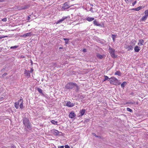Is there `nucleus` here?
I'll list each match as a JSON object with an SVG mask.
<instances>
[{"mask_svg": "<svg viewBox=\"0 0 148 148\" xmlns=\"http://www.w3.org/2000/svg\"><path fill=\"white\" fill-rule=\"evenodd\" d=\"M108 81H110V84L113 85H119L120 84V83L119 82V80L116 78L114 77H112L110 78Z\"/></svg>", "mask_w": 148, "mask_h": 148, "instance_id": "obj_1", "label": "nucleus"}, {"mask_svg": "<svg viewBox=\"0 0 148 148\" xmlns=\"http://www.w3.org/2000/svg\"><path fill=\"white\" fill-rule=\"evenodd\" d=\"M76 84L73 82H69L65 86L66 88L68 90H71L75 87Z\"/></svg>", "mask_w": 148, "mask_h": 148, "instance_id": "obj_2", "label": "nucleus"}, {"mask_svg": "<svg viewBox=\"0 0 148 148\" xmlns=\"http://www.w3.org/2000/svg\"><path fill=\"white\" fill-rule=\"evenodd\" d=\"M109 51L110 54L112 58H114L117 57V56L115 55V50L110 47L109 48Z\"/></svg>", "mask_w": 148, "mask_h": 148, "instance_id": "obj_3", "label": "nucleus"}, {"mask_svg": "<svg viewBox=\"0 0 148 148\" xmlns=\"http://www.w3.org/2000/svg\"><path fill=\"white\" fill-rule=\"evenodd\" d=\"M69 2H65L63 4V6L62 7V9H64V10L67 9L69 8L72 5H71V6H70L69 5Z\"/></svg>", "mask_w": 148, "mask_h": 148, "instance_id": "obj_4", "label": "nucleus"}, {"mask_svg": "<svg viewBox=\"0 0 148 148\" xmlns=\"http://www.w3.org/2000/svg\"><path fill=\"white\" fill-rule=\"evenodd\" d=\"M23 123L24 125L29 123V119L28 118L26 117H24L23 119Z\"/></svg>", "mask_w": 148, "mask_h": 148, "instance_id": "obj_5", "label": "nucleus"}, {"mask_svg": "<svg viewBox=\"0 0 148 148\" xmlns=\"http://www.w3.org/2000/svg\"><path fill=\"white\" fill-rule=\"evenodd\" d=\"M22 99H21L18 100V102L15 103L14 104V106L16 109H17L18 108L19 106L20 102H21V101H22Z\"/></svg>", "mask_w": 148, "mask_h": 148, "instance_id": "obj_6", "label": "nucleus"}, {"mask_svg": "<svg viewBox=\"0 0 148 148\" xmlns=\"http://www.w3.org/2000/svg\"><path fill=\"white\" fill-rule=\"evenodd\" d=\"M75 105V103H71L70 101L68 102L66 104V106L69 107H71Z\"/></svg>", "mask_w": 148, "mask_h": 148, "instance_id": "obj_7", "label": "nucleus"}, {"mask_svg": "<svg viewBox=\"0 0 148 148\" xmlns=\"http://www.w3.org/2000/svg\"><path fill=\"white\" fill-rule=\"evenodd\" d=\"M67 17L66 16L63 17L62 18L59 20L58 21H57L56 23V24H57L58 23H60L63 21L64 20L66 19L67 18Z\"/></svg>", "mask_w": 148, "mask_h": 148, "instance_id": "obj_8", "label": "nucleus"}, {"mask_svg": "<svg viewBox=\"0 0 148 148\" xmlns=\"http://www.w3.org/2000/svg\"><path fill=\"white\" fill-rule=\"evenodd\" d=\"M86 110L85 109H82V110H80L79 113V116H82L85 112Z\"/></svg>", "mask_w": 148, "mask_h": 148, "instance_id": "obj_9", "label": "nucleus"}, {"mask_svg": "<svg viewBox=\"0 0 148 148\" xmlns=\"http://www.w3.org/2000/svg\"><path fill=\"white\" fill-rule=\"evenodd\" d=\"M75 116V114L74 112H71L69 114V117L71 119L74 118Z\"/></svg>", "mask_w": 148, "mask_h": 148, "instance_id": "obj_10", "label": "nucleus"}, {"mask_svg": "<svg viewBox=\"0 0 148 148\" xmlns=\"http://www.w3.org/2000/svg\"><path fill=\"white\" fill-rule=\"evenodd\" d=\"M32 35V34L31 32H29L28 33H27L26 34H25L22 35L21 36L22 37H30Z\"/></svg>", "mask_w": 148, "mask_h": 148, "instance_id": "obj_11", "label": "nucleus"}, {"mask_svg": "<svg viewBox=\"0 0 148 148\" xmlns=\"http://www.w3.org/2000/svg\"><path fill=\"white\" fill-rule=\"evenodd\" d=\"M24 73L26 76L28 77H29L30 76V71H27L26 70H25L24 72Z\"/></svg>", "mask_w": 148, "mask_h": 148, "instance_id": "obj_12", "label": "nucleus"}, {"mask_svg": "<svg viewBox=\"0 0 148 148\" xmlns=\"http://www.w3.org/2000/svg\"><path fill=\"white\" fill-rule=\"evenodd\" d=\"M53 134L55 135H58L59 133H62L61 132H59L58 131L56 130H54L53 131Z\"/></svg>", "mask_w": 148, "mask_h": 148, "instance_id": "obj_13", "label": "nucleus"}, {"mask_svg": "<svg viewBox=\"0 0 148 148\" xmlns=\"http://www.w3.org/2000/svg\"><path fill=\"white\" fill-rule=\"evenodd\" d=\"M97 56L98 58H99V59H102L104 57V55H101L99 53H97Z\"/></svg>", "mask_w": 148, "mask_h": 148, "instance_id": "obj_14", "label": "nucleus"}, {"mask_svg": "<svg viewBox=\"0 0 148 148\" xmlns=\"http://www.w3.org/2000/svg\"><path fill=\"white\" fill-rule=\"evenodd\" d=\"M126 49H128V51L132 50L133 49V47L131 45H128L125 47Z\"/></svg>", "mask_w": 148, "mask_h": 148, "instance_id": "obj_15", "label": "nucleus"}, {"mask_svg": "<svg viewBox=\"0 0 148 148\" xmlns=\"http://www.w3.org/2000/svg\"><path fill=\"white\" fill-rule=\"evenodd\" d=\"M29 5H25L24 6H22L21 7L20 10H23L25 9H28L29 8Z\"/></svg>", "mask_w": 148, "mask_h": 148, "instance_id": "obj_16", "label": "nucleus"}, {"mask_svg": "<svg viewBox=\"0 0 148 148\" xmlns=\"http://www.w3.org/2000/svg\"><path fill=\"white\" fill-rule=\"evenodd\" d=\"M139 48L140 47L138 46H136L134 48L135 51L136 52H138L140 50Z\"/></svg>", "mask_w": 148, "mask_h": 148, "instance_id": "obj_17", "label": "nucleus"}, {"mask_svg": "<svg viewBox=\"0 0 148 148\" xmlns=\"http://www.w3.org/2000/svg\"><path fill=\"white\" fill-rule=\"evenodd\" d=\"M93 24L94 25L97 26H101V24L99 23L96 21V20H94L93 21Z\"/></svg>", "mask_w": 148, "mask_h": 148, "instance_id": "obj_18", "label": "nucleus"}, {"mask_svg": "<svg viewBox=\"0 0 148 148\" xmlns=\"http://www.w3.org/2000/svg\"><path fill=\"white\" fill-rule=\"evenodd\" d=\"M144 42V41L143 40L141 39L139 40V43H138V45H143V43Z\"/></svg>", "mask_w": 148, "mask_h": 148, "instance_id": "obj_19", "label": "nucleus"}, {"mask_svg": "<svg viewBox=\"0 0 148 148\" xmlns=\"http://www.w3.org/2000/svg\"><path fill=\"white\" fill-rule=\"evenodd\" d=\"M142 8V6H139L137 7L136 8H133L132 9V10H135L136 11H138L139 10Z\"/></svg>", "mask_w": 148, "mask_h": 148, "instance_id": "obj_20", "label": "nucleus"}, {"mask_svg": "<svg viewBox=\"0 0 148 148\" xmlns=\"http://www.w3.org/2000/svg\"><path fill=\"white\" fill-rule=\"evenodd\" d=\"M94 18H91L88 17L86 18V20L88 21H91L94 20Z\"/></svg>", "mask_w": 148, "mask_h": 148, "instance_id": "obj_21", "label": "nucleus"}, {"mask_svg": "<svg viewBox=\"0 0 148 148\" xmlns=\"http://www.w3.org/2000/svg\"><path fill=\"white\" fill-rule=\"evenodd\" d=\"M25 127H26L28 129H30L31 128V126L30 125V123H29L25 125Z\"/></svg>", "mask_w": 148, "mask_h": 148, "instance_id": "obj_22", "label": "nucleus"}, {"mask_svg": "<svg viewBox=\"0 0 148 148\" xmlns=\"http://www.w3.org/2000/svg\"><path fill=\"white\" fill-rule=\"evenodd\" d=\"M115 75H117L119 76H121V73L119 71H117L114 74Z\"/></svg>", "mask_w": 148, "mask_h": 148, "instance_id": "obj_23", "label": "nucleus"}, {"mask_svg": "<svg viewBox=\"0 0 148 148\" xmlns=\"http://www.w3.org/2000/svg\"><path fill=\"white\" fill-rule=\"evenodd\" d=\"M37 90L40 93L43 95H44L42 93V90L41 88H37Z\"/></svg>", "mask_w": 148, "mask_h": 148, "instance_id": "obj_24", "label": "nucleus"}, {"mask_svg": "<svg viewBox=\"0 0 148 148\" xmlns=\"http://www.w3.org/2000/svg\"><path fill=\"white\" fill-rule=\"evenodd\" d=\"M147 16H146L145 15L141 19V21H144L146 20L147 18Z\"/></svg>", "mask_w": 148, "mask_h": 148, "instance_id": "obj_25", "label": "nucleus"}, {"mask_svg": "<svg viewBox=\"0 0 148 148\" xmlns=\"http://www.w3.org/2000/svg\"><path fill=\"white\" fill-rule=\"evenodd\" d=\"M104 77L105 78H104V79H103V82L105 81H106V80H109V79L110 78H109L107 76H106L105 75H104Z\"/></svg>", "mask_w": 148, "mask_h": 148, "instance_id": "obj_26", "label": "nucleus"}, {"mask_svg": "<svg viewBox=\"0 0 148 148\" xmlns=\"http://www.w3.org/2000/svg\"><path fill=\"white\" fill-rule=\"evenodd\" d=\"M19 106L20 108L22 109L23 108V99L21 101V102H20L19 104Z\"/></svg>", "mask_w": 148, "mask_h": 148, "instance_id": "obj_27", "label": "nucleus"}, {"mask_svg": "<svg viewBox=\"0 0 148 148\" xmlns=\"http://www.w3.org/2000/svg\"><path fill=\"white\" fill-rule=\"evenodd\" d=\"M63 39L65 41V43L67 44L69 43V39L68 38H64Z\"/></svg>", "mask_w": 148, "mask_h": 148, "instance_id": "obj_28", "label": "nucleus"}, {"mask_svg": "<svg viewBox=\"0 0 148 148\" xmlns=\"http://www.w3.org/2000/svg\"><path fill=\"white\" fill-rule=\"evenodd\" d=\"M126 84V82H123L121 85V87L122 88H123L124 87L125 85Z\"/></svg>", "mask_w": 148, "mask_h": 148, "instance_id": "obj_29", "label": "nucleus"}, {"mask_svg": "<svg viewBox=\"0 0 148 148\" xmlns=\"http://www.w3.org/2000/svg\"><path fill=\"white\" fill-rule=\"evenodd\" d=\"M51 123L53 124L57 125V122L55 121L54 120H52L51 121Z\"/></svg>", "mask_w": 148, "mask_h": 148, "instance_id": "obj_30", "label": "nucleus"}, {"mask_svg": "<svg viewBox=\"0 0 148 148\" xmlns=\"http://www.w3.org/2000/svg\"><path fill=\"white\" fill-rule=\"evenodd\" d=\"M75 87L76 88V89L75 90V91L76 92H78L79 89V88L77 84L75 86Z\"/></svg>", "mask_w": 148, "mask_h": 148, "instance_id": "obj_31", "label": "nucleus"}, {"mask_svg": "<svg viewBox=\"0 0 148 148\" xmlns=\"http://www.w3.org/2000/svg\"><path fill=\"white\" fill-rule=\"evenodd\" d=\"M112 39L113 40V41L114 42L115 40V38L116 37V35L114 34H112Z\"/></svg>", "mask_w": 148, "mask_h": 148, "instance_id": "obj_32", "label": "nucleus"}, {"mask_svg": "<svg viewBox=\"0 0 148 148\" xmlns=\"http://www.w3.org/2000/svg\"><path fill=\"white\" fill-rule=\"evenodd\" d=\"M145 15L148 17V10H146L145 12Z\"/></svg>", "mask_w": 148, "mask_h": 148, "instance_id": "obj_33", "label": "nucleus"}, {"mask_svg": "<svg viewBox=\"0 0 148 148\" xmlns=\"http://www.w3.org/2000/svg\"><path fill=\"white\" fill-rule=\"evenodd\" d=\"M18 47V46H12L10 47V49H15L17 48Z\"/></svg>", "mask_w": 148, "mask_h": 148, "instance_id": "obj_34", "label": "nucleus"}, {"mask_svg": "<svg viewBox=\"0 0 148 148\" xmlns=\"http://www.w3.org/2000/svg\"><path fill=\"white\" fill-rule=\"evenodd\" d=\"M127 111H129L130 112H132V110L129 108H127Z\"/></svg>", "mask_w": 148, "mask_h": 148, "instance_id": "obj_35", "label": "nucleus"}, {"mask_svg": "<svg viewBox=\"0 0 148 148\" xmlns=\"http://www.w3.org/2000/svg\"><path fill=\"white\" fill-rule=\"evenodd\" d=\"M7 75V73H5L4 74H3L1 77L2 78H3L6 75Z\"/></svg>", "mask_w": 148, "mask_h": 148, "instance_id": "obj_36", "label": "nucleus"}, {"mask_svg": "<svg viewBox=\"0 0 148 148\" xmlns=\"http://www.w3.org/2000/svg\"><path fill=\"white\" fill-rule=\"evenodd\" d=\"M7 18H4L3 19H2V20H1V21H3V22H6V21H7Z\"/></svg>", "mask_w": 148, "mask_h": 148, "instance_id": "obj_37", "label": "nucleus"}, {"mask_svg": "<svg viewBox=\"0 0 148 148\" xmlns=\"http://www.w3.org/2000/svg\"><path fill=\"white\" fill-rule=\"evenodd\" d=\"M125 2L127 3L128 2H131L133 1V0H124Z\"/></svg>", "mask_w": 148, "mask_h": 148, "instance_id": "obj_38", "label": "nucleus"}, {"mask_svg": "<svg viewBox=\"0 0 148 148\" xmlns=\"http://www.w3.org/2000/svg\"><path fill=\"white\" fill-rule=\"evenodd\" d=\"M31 15H29L28 17V18H27V20H28V22H29L30 21H29V20L30 19V18H31Z\"/></svg>", "mask_w": 148, "mask_h": 148, "instance_id": "obj_39", "label": "nucleus"}, {"mask_svg": "<svg viewBox=\"0 0 148 148\" xmlns=\"http://www.w3.org/2000/svg\"><path fill=\"white\" fill-rule=\"evenodd\" d=\"M135 103V102H128L126 103L127 104H134Z\"/></svg>", "mask_w": 148, "mask_h": 148, "instance_id": "obj_40", "label": "nucleus"}, {"mask_svg": "<svg viewBox=\"0 0 148 148\" xmlns=\"http://www.w3.org/2000/svg\"><path fill=\"white\" fill-rule=\"evenodd\" d=\"M137 1L136 0L133 3H132V5L133 6H134V5L136 3Z\"/></svg>", "mask_w": 148, "mask_h": 148, "instance_id": "obj_41", "label": "nucleus"}, {"mask_svg": "<svg viewBox=\"0 0 148 148\" xmlns=\"http://www.w3.org/2000/svg\"><path fill=\"white\" fill-rule=\"evenodd\" d=\"M65 148H70V147L68 145H65Z\"/></svg>", "mask_w": 148, "mask_h": 148, "instance_id": "obj_42", "label": "nucleus"}, {"mask_svg": "<svg viewBox=\"0 0 148 148\" xmlns=\"http://www.w3.org/2000/svg\"><path fill=\"white\" fill-rule=\"evenodd\" d=\"M11 148H16L15 146L14 145H12L11 146Z\"/></svg>", "mask_w": 148, "mask_h": 148, "instance_id": "obj_43", "label": "nucleus"}, {"mask_svg": "<svg viewBox=\"0 0 148 148\" xmlns=\"http://www.w3.org/2000/svg\"><path fill=\"white\" fill-rule=\"evenodd\" d=\"M92 134L95 137H97V135L95 133H93Z\"/></svg>", "mask_w": 148, "mask_h": 148, "instance_id": "obj_44", "label": "nucleus"}, {"mask_svg": "<svg viewBox=\"0 0 148 148\" xmlns=\"http://www.w3.org/2000/svg\"><path fill=\"white\" fill-rule=\"evenodd\" d=\"M58 148H64V147L63 146H59L58 147Z\"/></svg>", "mask_w": 148, "mask_h": 148, "instance_id": "obj_45", "label": "nucleus"}, {"mask_svg": "<svg viewBox=\"0 0 148 148\" xmlns=\"http://www.w3.org/2000/svg\"><path fill=\"white\" fill-rule=\"evenodd\" d=\"M5 1V0H0V2H3Z\"/></svg>", "mask_w": 148, "mask_h": 148, "instance_id": "obj_46", "label": "nucleus"}, {"mask_svg": "<svg viewBox=\"0 0 148 148\" xmlns=\"http://www.w3.org/2000/svg\"><path fill=\"white\" fill-rule=\"evenodd\" d=\"M83 51L84 52H86V49H84L83 50Z\"/></svg>", "mask_w": 148, "mask_h": 148, "instance_id": "obj_47", "label": "nucleus"}, {"mask_svg": "<svg viewBox=\"0 0 148 148\" xmlns=\"http://www.w3.org/2000/svg\"><path fill=\"white\" fill-rule=\"evenodd\" d=\"M33 71V69H31V70H30V72H32Z\"/></svg>", "mask_w": 148, "mask_h": 148, "instance_id": "obj_48", "label": "nucleus"}, {"mask_svg": "<svg viewBox=\"0 0 148 148\" xmlns=\"http://www.w3.org/2000/svg\"><path fill=\"white\" fill-rule=\"evenodd\" d=\"M7 37V36H4V37H0V38H4L5 37Z\"/></svg>", "mask_w": 148, "mask_h": 148, "instance_id": "obj_49", "label": "nucleus"}, {"mask_svg": "<svg viewBox=\"0 0 148 148\" xmlns=\"http://www.w3.org/2000/svg\"><path fill=\"white\" fill-rule=\"evenodd\" d=\"M97 136V137H98V138H101V136Z\"/></svg>", "mask_w": 148, "mask_h": 148, "instance_id": "obj_50", "label": "nucleus"}, {"mask_svg": "<svg viewBox=\"0 0 148 148\" xmlns=\"http://www.w3.org/2000/svg\"><path fill=\"white\" fill-rule=\"evenodd\" d=\"M63 48L62 47H60L59 48V49H62Z\"/></svg>", "mask_w": 148, "mask_h": 148, "instance_id": "obj_51", "label": "nucleus"}, {"mask_svg": "<svg viewBox=\"0 0 148 148\" xmlns=\"http://www.w3.org/2000/svg\"><path fill=\"white\" fill-rule=\"evenodd\" d=\"M31 63L32 64V61H31Z\"/></svg>", "mask_w": 148, "mask_h": 148, "instance_id": "obj_52", "label": "nucleus"}]
</instances>
